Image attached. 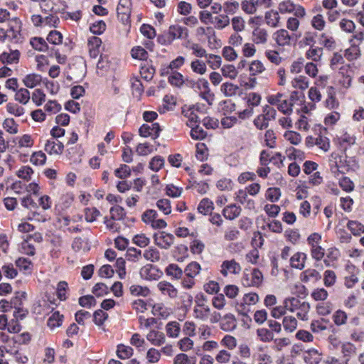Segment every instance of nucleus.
Masks as SVG:
<instances>
[{"instance_id":"nucleus-26","label":"nucleus","mask_w":364,"mask_h":364,"mask_svg":"<svg viewBox=\"0 0 364 364\" xmlns=\"http://www.w3.org/2000/svg\"><path fill=\"white\" fill-rule=\"evenodd\" d=\"M265 70V66L259 60H252L248 64V70L252 76L262 74Z\"/></svg>"},{"instance_id":"nucleus-41","label":"nucleus","mask_w":364,"mask_h":364,"mask_svg":"<svg viewBox=\"0 0 364 364\" xmlns=\"http://www.w3.org/2000/svg\"><path fill=\"white\" fill-rule=\"evenodd\" d=\"M323 55V49L320 47H310L306 52V57L313 61H318Z\"/></svg>"},{"instance_id":"nucleus-16","label":"nucleus","mask_w":364,"mask_h":364,"mask_svg":"<svg viewBox=\"0 0 364 364\" xmlns=\"http://www.w3.org/2000/svg\"><path fill=\"white\" fill-rule=\"evenodd\" d=\"M252 42L257 45H264L267 42L268 33L266 29L256 28L252 31Z\"/></svg>"},{"instance_id":"nucleus-37","label":"nucleus","mask_w":364,"mask_h":364,"mask_svg":"<svg viewBox=\"0 0 364 364\" xmlns=\"http://www.w3.org/2000/svg\"><path fill=\"white\" fill-rule=\"evenodd\" d=\"M291 84L295 89L304 90L309 87V82L305 76L299 75L293 78L291 81Z\"/></svg>"},{"instance_id":"nucleus-40","label":"nucleus","mask_w":364,"mask_h":364,"mask_svg":"<svg viewBox=\"0 0 364 364\" xmlns=\"http://www.w3.org/2000/svg\"><path fill=\"white\" fill-rule=\"evenodd\" d=\"M63 316L60 314L58 311H55L51 314L47 321V325L50 329L61 326Z\"/></svg>"},{"instance_id":"nucleus-25","label":"nucleus","mask_w":364,"mask_h":364,"mask_svg":"<svg viewBox=\"0 0 364 364\" xmlns=\"http://www.w3.org/2000/svg\"><path fill=\"white\" fill-rule=\"evenodd\" d=\"M33 173V170L29 166H21L16 171L15 174L25 182H28L31 180Z\"/></svg>"},{"instance_id":"nucleus-24","label":"nucleus","mask_w":364,"mask_h":364,"mask_svg":"<svg viewBox=\"0 0 364 364\" xmlns=\"http://www.w3.org/2000/svg\"><path fill=\"white\" fill-rule=\"evenodd\" d=\"M20 53L18 50H11L10 52H4L0 55V61L3 63L13 64L18 62Z\"/></svg>"},{"instance_id":"nucleus-45","label":"nucleus","mask_w":364,"mask_h":364,"mask_svg":"<svg viewBox=\"0 0 364 364\" xmlns=\"http://www.w3.org/2000/svg\"><path fill=\"white\" fill-rule=\"evenodd\" d=\"M221 73L224 77L231 80L235 79L238 75L237 68L233 65L230 64L224 65L221 68Z\"/></svg>"},{"instance_id":"nucleus-7","label":"nucleus","mask_w":364,"mask_h":364,"mask_svg":"<svg viewBox=\"0 0 364 364\" xmlns=\"http://www.w3.org/2000/svg\"><path fill=\"white\" fill-rule=\"evenodd\" d=\"M242 267L240 264L235 259L225 260L220 265V272L227 277L229 274H238L240 273Z\"/></svg>"},{"instance_id":"nucleus-6","label":"nucleus","mask_w":364,"mask_h":364,"mask_svg":"<svg viewBox=\"0 0 364 364\" xmlns=\"http://www.w3.org/2000/svg\"><path fill=\"white\" fill-rule=\"evenodd\" d=\"M154 244L161 249L168 250L174 243L175 237L171 234L165 231L156 232L153 235Z\"/></svg>"},{"instance_id":"nucleus-60","label":"nucleus","mask_w":364,"mask_h":364,"mask_svg":"<svg viewBox=\"0 0 364 364\" xmlns=\"http://www.w3.org/2000/svg\"><path fill=\"white\" fill-rule=\"evenodd\" d=\"M257 52L255 43H245L242 48V53L244 58H252Z\"/></svg>"},{"instance_id":"nucleus-27","label":"nucleus","mask_w":364,"mask_h":364,"mask_svg":"<svg viewBox=\"0 0 364 364\" xmlns=\"http://www.w3.org/2000/svg\"><path fill=\"white\" fill-rule=\"evenodd\" d=\"M236 326V319L232 314L225 315L220 323V328L225 331H231Z\"/></svg>"},{"instance_id":"nucleus-4","label":"nucleus","mask_w":364,"mask_h":364,"mask_svg":"<svg viewBox=\"0 0 364 364\" xmlns=\"http://www.w3.org/2000/svg\"><path fill=\"white\" fill-rule=\"evenodd\" d=\"M141 220L154 229H163L167 223L163 219L158 218V213L155 210L149 209L144 211L141 215Z\"/></svg>"},{"instance_id":"nucleus-44","label":"nucleus","mask_w":364,"mask_h":364,"mask_svg":"<svg viewBox=\"0 0 364 364\" xmlns=\"http://www.w3.org/2000/svg\"><path fill=\"white\" fill-rule=\"evenodd\" d=\"M72 248L75 252H87L90 250L87 241L82 239L81 237H76L74 239Z\"/></svg>"},{"instance_id":"nucleus-10","label":"nucleus","mask_w":364,"mask_h":364,"mask_svg":"<svg viewBox=\"0 0 364 364\" xmlns=\"http://www.w3.org/2000/svg\"><path fill=\"white\" fill-rule=\"evenodd\" d=\"M146 340L154 346H161L166 341L165 334L158 330L152 329L150 330L146 335Z\"/></svg>"},{"instance_id":"nucleus-2","label":"nucleus","mask_w":364,"mask_h":364,"mask_svg":"<svg viewBox=\"0 0 364 364\" xmlns=\"http://www.w3.org/2000/svg\"><path fill=\"white\" fill-rule=\"evenodd\" d=\"M278 11L282 14H294L301 19L306 16V11L304 6L295 4L292 0H283L278 4Z\"/></svg>"},{"instance_id":"nucleus-22","label":"nucleus","mask_w":364,"mask_h":364,"mask_svg":"<svg viewBox=\"0 0 364 364\" xmlns=\"http://www.w3.org/2000/svg\"><path fill=\"white\" fill-rule=\"evenodd\" d=\"M304 360L309 364H318L321 360V354L316 349H310L304 353Z\"/></svg>"},{"instance_id":"nucleus-63","label":"nucleus","mask_w":364,"mask_h":364,"mask_svg":"<svg viewBox=\"0 0 364 364\" xmlns=\"http://www.w3.org/2000/svg\"><path fill=\"white\" fill-rule=\"evenodd\" d=\"M100 214V211L95 206H90L85 209V218L87 222L95 221Z\"/></svg>"},{"instance_id":"nucleus-48","label":"nucleus","mask_w":364,"mask_h":364,"mask_svg":"<svg viewBox=\"0 0 364 364\" xmlns=\"http://www.w3.org/2000/svg\"><path fill=\"white\" fill-rule=\"evenodd\" d=\"M257 336L261 341L264 343L270 342L274 340L273 333L265 328H258L257 330Z\"/></svg>"},{"instance_id":"nucleus-17","label":"nucleus","mask_w":364,"mask_h":364,"mask_svg":"<svg viewBox=\"0 0 364 364\" xmlns=\"http://www.w3.org/2000/svg\"><path fill=\"white\" fill-rule=\"evenodd\" d=\"M300 18L294 16L289 17L286 22V29L289 32L291 31L293 35L299 34V38L302 36L301 31L299 30L300 26Z\"/></svg>"},{"instance_id":"nucleus-54","label":"nucleus","mask_w":364,"mask_h":364,"mask_svg":"<svg viewBox=\"0 0 364 364\" xmlns=\"http://www.w3.org/2000/svg\"><path fill=\"white\" fill-rule=\"evenodd\" d=\"M198 111L193 109H189L185 112V116L188 118L187 125L193 127L200 120V117L198 114Z\"/></svg>"},{"instance_id":"nucleus-38","label":"nucleus","mask_w":364,"mask_h":364,"mask_svg":"<svg viewBox=\"0 0 364 364\" xmlns=\"http://www.w3.org/2000/svg\"><path fill=\"white\" fill-rule=\"evenodd\" d=\"M133 348L129 346L124 344H119L117 346V355L120 359H128L133 355Z\"/></svg>"},{"instance_id":"nucleus-59","label":"nucleus","mask_w":364,"mask_h":364,"mask_svg":"<svg viewBox=\"0 0 364 364\" xmlns=\"http://www.w3.org/2000/svg\"><path fill=\"white\" fill-rule=\"evenodd\" d=\"M319 44L328 49H333L336 46V42L333 38L326 33H321L320 35Z\"/></svg>"},{"instance_id":"nucleus-33","label":"nucleus","mask_w":364,"mask_h":364,"mask_svg":"<svg viewBox=\"0 0 364 364\" xmlns=\"http://www.w3.org/2000/svg\"><path fill=\"white\" fill-rule=\"evenodd\" d=\"M239 90V87L232 82H224L220 86V91L226 97L235 96Z\"/></svg>"},{"instance_id":"nucleus-1","label":"nucleus","mask_w":364,"mask_h":364,"mask_svg":"<svg viewBox=\"0 0 364 364\" xmlns=\"http://www.w3.org/2000/svg\"><path fill=\"white\" fill-rule=\"evenodd\" d=\"M284 304H286L287 311L295 313L299 319L302 321L309 319V312L311 308L309 302L298 297L291 296L284 299Z\"/></svg>"},{"instance_id":"nucleus-47","label":"nucleus","mask_w":364,"mask_h":364,"mask_svg":"<svg viewBox=\"0 0 364 364\" xmlns=\"http://www.w3.org/2000/svg\"><path fill=\"white\" fill-rule=\"evenodd\" d=\"M191 68L193 73L204 75L207 72L205 63L200 60H194L191 63Z\"/></svg>"},{"instance_id":"nucleus-31","label":"nucleus","mask_w":364,"mask_h":364,"mask_svg":"<svg viewBox=\"0 0 364 364\" xmlns=\"http://www.w3.org/2000/svg\"><path fill=\"white\" fill-rule=\"evenodd\" d=\"M310 23L313 28L318 31H323L326 26L325 18L321 14L314 16Z\"/></svg>"},{"instance_id":"nucleus-62","label":"nucleus","mask_w":364,"mask_h":364,"mask_svg":"<svg viewBox=\"0 0 364 364\" xmlns=\"http://www.w3.org/2000/svg\"><path fill=\"white\" fill-rule=\"evenodd\" d=\"M236 201L237 203L244 204L247 203L250 204L251 203H254L253 198L250 197V196L247 193L246 190H240L236 193Z\"/></svg>"},{"instance_id":"nucleus-58","label":"nucleus","mask_w":364,"mask_h":364,"mask_svg":"<svg viewBox=\"0 0 364 364\" xmlns=\"http://www.w3.org/2000/svg\"><path fill=\"white\" fill-rule=\"evenodd\" d=\"M284 137L285 140L293 145H298L301 141V135L294 131H287L284 134Z\"/></svg>"},{"instance_id":"nucleus-15","label":"nucleus","mask_w":364,"mask_h":364,"mask_svg":"<svg viewBox=\"0 0 364 364\" xmlns=\"http://www.w3.org/2000/svg\"><path fill=\"white\" fill-rule=\"evenodd\" d=\"M157 288L164 296H168L170 298H176L178 295L177 289L171 283L161 281L157 284Z\"/></svg>"},{"instance_id":"nucleus-36","label":"nucleus","mask_w":364,"mask_h":364,"mask_svg":"<svg viewBox=\"0 0 364 364\" xmlns=\"http://www.w3.org/2000/svg\"><path fill=\"white\" fill-rule=\"evenodd\" d=\"M14 99L20 104L26 105L31 99L30 92L26 88H20L16 91Z\"/></svg>"},{"instance_id":"nucleus-35","label":"nucleus","mask_w":364,"mask_h":364,"mask_svg":"<svg viewBox=\"0 0 364 364\" xmlns=\"http://www.w3.org/2000/svg\"><path fill=\"white\" fill-rule=\"evenodd\" d=\"M259 300V297L256 293H247L245 294L242 298V302L240 305V306L245 310V306H251L256 304Z\"/></svg>"},{"instance_id":"nucleus-55","label":"nucleus","mask_w":364,"mask_h":364,"mask_svg":"<svg viewBox=\"0 0 364 364\" xmlns=\"http://www.w3.org/2000/svg\"><path fill=\"white\" fill-rule=\"evenodd\" d=\"M200 265L196 262H191L185 269V274L188 277L194 278L200 271Z\"/></svg>"},{"instance_id":"nucleus-12","label":"nucleus","mask_w":364,"mask_h":364,"mask_svg":"<svg viewBox=\"0 0 364 364\" xmlns=\"http://www.w3.org/2000/svg\"><path fill=\"white\" fill-rule=\"evenodd\" d=\"M160 127L159 124L154 123L151 125L143 124L139 132V134L143 137L152 136L154 139L159 136L160 132Z\"/></svg>"},{"instance_id":"nucleus-23","label":"nucleus","mask_w":364,"mask_h":364,"mask_svg":"<svg viewBox=\"0 0 364 364\" xmlns=\"http://www.w3.org/2000/svg\"><path fill=\"white\" fill-rule=\"evenodd\" d=\"M42 81L41 75L36 73L26 75L23 79L24 85L28 88H33L39 85Z\"/></svg>"},{"instance_id":"nucleus-56","label":"nucleus","mask_w":364,"mask_h":364,"mask_svg":"<svg viewBox=\"0 0 364 364\" xmlns=\"http://www.w3.org/2000/svg\"><path fill=\"white\" fill-rule=\"evenodd\" d=\"M6 108L9 114L15 117H21L25 112L24 108L16 103L9 102L6 105Z\"/></svg>"},{"instance_id":"nucleus-42","label":"nucleus","mask_w":364,"mask_h":364,"mask_svg":"<svg viewBox=\"0 0 364 364\" xmlns=\"http://www.w3.org/2000/svg\"><path fill=\"white\" fill-rule=\"evenodd\" d=\"M240 206H225L223 209L224 217L229 220L235 219L240 215Z\"/></svg>"},{"instance_id":"nucleus-61","label":"nucleus","mask_w":364,"mask_h":364,"mask_svg":"<svg viewBox=\"0 0 364 364\" xmlns=\"http://www.w3.org/2000/svg\"><path fill=\"white\" fill-rule=\"evenodd\" d=\"M219 109L223 115H228L235 110V105L231 100H225L220 103Z\"/></svg>"},{"instance_id":"nucleus-11","label":"nucleus","mask_w":364,"mask_h":364,"mask_svg":"<svg viewBox=\"0 0 364 364\" xmlns=\"http://www.w3.org/2000/svg\"><path fill=\"white\" fill-rule=\"evenodd\" d=\"M45 151L50 155H60L64 150V145L57 139H48L44 146Z\"/></svg>"},{"instance_id":"nucleus-29","label":"nucleus","mask_w":364,"mask_h":364,"mask_svg":"<svg viewBox=\"0 0 364 364\" xmlns=\"http://www.w3.org/2000/svg\"><path fill=\"white\" fill-rule=\"evenodd\" d=\"M210 314V309L208 306H194L193 316L202 321H207Z\"/></svg>"},{"instance_id":"nucleus-49","label":"nucleus","mask_w":364,"mask_h":364,"mask_svg":"<svg viewBox=\"0 0 364 364\" xmlns=\"http://www.w3.org/2000/svg\"><path fill=\"white\" fill-rule=\"evenodd\" d=\"M3 128L9 134H16L18 133V125L16 123L14 119L12 118H6L3 124Z\"/></svg>"},{"instance_id":"nucleus-8","label":"nucleus","mask_w":364,"mask_h":364,"mask_svg":"<svg viewBox=\"0 0 364 364\" xmlns=\"http://www.w3.org/2000/svg\"><path fill=\"white\" fill-rule=\"evenodd\" d=\"M162 272L155 266L151 264H146L140 269V277L146 280H156L158 279Z\"/></svg>"},{"instance_id":"nucleus-50","label":"nucleus","mask_w":364,"mask_h":364,"mask_svg":"<svg viewBox=\"0 0 364 364\" xmlns=\"http://www.w3.org/2000/svg\"><path fill=\"white\" fill-rule=\"evenodd\" d=\"M132 57L140 60H146L148 58L147 51L141 46L134 47L131 50Z\"/></svg>"},{"instance_id":"nucleus-53","label":"nucleus","mask_w":364,"mask_h":364,"mask_svg":"<svg viewBox=\"0 0 364 364\" xmlns=\"http://www.w3.org/2000/svg\"><path fill=\"white\" fill-rule=\"evenodd\" d=\"M223 57L228 61L232 62L237 58V53L232 46H225L222 50Z\"/></svg>"},{"instance_id":"nucleus-5","label":"nucleus","mask_w":364,"mask_h":364,"mask_svg":"<svg viewBox=\"0 0 364 364\" xmlns=\"http://www.w3.org/2000/svg\"><path fill=\"white\" fill-rule=\"evenodd\" d=\"M263 282L262 273L258 269L245 271L242 278L245 287H259Z\"/></svg>"},{"instance_id":"nucleus-52","label":"nucleus","mask_w":364,"mask_h":364,"mask_svg":"<svg viewBox=\"0 0 364 364\" xmlns=\"http://www.w3.org/2000/svg\"><path fill=\"white\" fill-rule=\"evenodd\" d=\"M347 227L354 235H360L364 233V225L358 221H348Z\"/></svg>"},{"instance_id":"nucleus-9","label":"nucleus","mask_w":364,"mask_h":364,"mask_svg":"<svg viewBox=\"0 0 364 364\" xmlns=\"http://www.w3.org/2000/svg\"><path fill=\"white\" fill-rule=\"evenodd\" d=\"M131 2L130 0H119L117 11L118 18L124 23L128 22L131 13Z\"/></svg>"},{"instance_id":"nucleus-13","label":"nucleus","mask_w":364,"mask_h":364,"mask_svg":"<svg viewBox=\"0 0 364 364\" xmlns=\"http://www.w3.org/2000/svg\"><path fill=\"white\" fill-rule=\"evenodd\" d=\"M33 209H31L28 213L27 218L31 220L36 221H45L46 217L43 214V212L48 209L50 206H31Z\"/></svg>"},{"instance_id":"nucleus-18","label":"nucleus","mask_w":364,"mask_h":364,"mask_svg":"<svg viewBox=\"0 0 364 364\" xmlns=\"http://www.w3.org/2000/svg\"><path fill=\"white\" fill-rule=\"evenodd\" d=\"M303 282H316L321 278L320 273L314 269H307L302 272L300 276Z\"/></svg>"},{"instance_id":"nucleus-20","label":"nucleus","mask_w":364,"mask_h":364,"mask_svg":"<svg viewBox=\"0 0 364 364\" xmlns=\"http://www.w3.org/2000/svg\"><path fill=\"white\" fill-rule=\"evenodd\" d=\"M306 255L303 252H296L291 257L289 262L291 267L302 269L305 266Z\"/></svg>"},{"instance_id":"nucleus-32","label":"nucleus","mask_w":364,"mask_h":364,"mask_svg":"<svg viewBox=\"0 0 364 364\" xmlns=\"http://www.w3.org/2000/svg\"><path fill=\"white\" fill-rule=\"evenodd\" d=\"M242 11L248 15H253L257 12V7L255 0H242L240 4Z\"/></svg>"},{"instance_id":"nucleus-30","label":"nucleus","mask_w":364,"mask_h":364,"mask_svg":"<svg viewBox=\"0 0 364 364\" xmlns=\"http://www.w3.org/2000/svg\"><path fill=\"white\" fill-rule=\"evenodd\" d=\"M143 257L145 259L151 262H157L161 259L159 251L153 246L149 247L144 251Z\"/></svg>"},{"instance_id":"nucleus-39","label":"nucleus","mask_w":364,"mask_h":364,"mask_svg":"<svg viewBox=\"0 0 364 364\" xmlns=\"http://www.w3.org/2000/svg\"><path fill=\"white\" fill-rule=\"evenodd\" d=\"M339 250L336 248H329L327 250L326 257L323 262L327 267L333 265V262L336 261L339 257Z\"/></svg>"},{"instance_id":"nucleus-14","label":"nucleus","mask_w":364,"mask_h":364,"mask_svg":"<svg viewBox=\"0 0 364 364\" xmlns=\"http://www.w3.org/2000/svg\"><path fill=\"white\" fill-rule=\"evenodd\" d=\"M279 11L274 9L269 10L264 14L265 23L272 28H277L280 23V16Z\"/></svg>"},{"instance_id":"nucleus-28","label":"nucleus","mask_w":364,"mask_h":364,"mask_svg":"<svg viewBox=\"0 0 364 364\" xmlns=\"http://www.w3.org/2000/svg\"><path fill=\"white\" fill-rule=\"evenodd\" d=\"M230 23V19L228 16L220 14L215 16L212 20V24L216 29L222 30L226 28Z\"/></svg>"},{"instance_id":"nucleus-43","label":"nucleus","mask_w":364,"mask_h":364,"mask_svg":"<svg viewBox=\"0 0 364 364\" xmlns=\"http://www.w3.org/2000/svg\"><path fill=\"white\" fill-rule=\"evenodd\" d=\"M282 325L285 331L293 332L297 327V320L292 316H286L283 318Z\"/></svg>"},{"instance_id":"nucleus-46","label":"nucleus","mask_w":364,"mask_h":364,"mask_svg":"<svg viewBox=\"0 0 364 364\" xmlns=\"http://www.w3.org/2000/svg\"><path fill=\"white\" fill-rule=\"evenodd\" d=\"M205 58L207 64L213 70L218 69L222 65V58L219 55L207 54Z\"/></svg>"},{"instance_id":"nucleus-3","label":"nucleus","mask_w":364,"mask_h":364,"mask_svg":"<svg viewBox=\"0 0 364 364\" xmlns=\"http://www.w3.org/2000/svg\"><path fill=\"white\" fill-rule=\"evenodd\" d=\"M273 39L279 46H291L292 43H295L299 39V35H293L287 29L281 28L273 33Z\"/></svg>"},{"instance_id":"nucleus-51","label":"nucleus","mask_w":364,"mask_h":364,"mask_svg":"<svg viewBox=\"0 0 364 364\" xmlns=\"http://www.w3.org/2000/svg\"><path fill=\"white\" fill-rule=\"evenodd\" d=\"M126 258L130 262H138L141 258V251L135 247H129L126 252Z\"/></svg>"},{"instance_id":"nucleus-19","label":"nucleus","mask_w":364,"mask_h":364,"mask_svg":"<svg viewBox=\"0 0 364 364\" xmlns=\"http://www.w3.org/2000/svg\"><path fill=\"white\" fill-rule=\"evenodd\" d=\"M168 36L171 39L185 38L188 36V30L179 25H172L168 28Z\"/></svg>"},{"instance_id":"nucleus-21","label":"nucleus","mask_w":364,"mask_h":364,"mask_svg":"<svg viewBox=\"0 0 364 364\" xmlns=\"http://www.w3.org/2000/svg\"><path fill=\"white\" fill-rule=\"evenodd\" d=\"M165 331L168 337L176 338L181 333V326L177 321H169L165 326Z\"/></svg>"},{"instance_id":"nucleus-64","label":"nucleus","mask_w":364,"mask_h":364,"mask_svg":"<svg viewBox=\"0 0 364 364\" xmlns=\"http://www.w3.org/2000/svg\"><path fill=\"white\" fill-rule=\"evenodd\" d=\"M46 94L40 89H36L32 92L31 100L36 106H41L46 101Z\"/></svg>"},{"instance_id":"nucleus-34","label":"nucleus","mask_w":364,"mask_h":364,"mask_svg":"<svg viewBox=\"0 0 364 364\" xmlns=\"http://www.w3.org/2000/svg\"><path fill=\"white\" fill-rule=\"evenodd\" d=\"M232 30L236 32H242L245 30L246 22L241 16H235L230 19Z\"/></svg>"},{"instance_id":"nucleus-57","label":"nucleus","mask_w":364,"mask_h":364,"mask_svg":"<svg viewBox=\"0 0 364 364\" xmlns=\"http://www.w3.org/2000/svg\"><path fill=\"white\" fill-rule=\"evenodd\" d=\"M132 242L138 247H146L150 243V239L144 233L137 234L132 238Z\"/></svg>"}]
</instances>
